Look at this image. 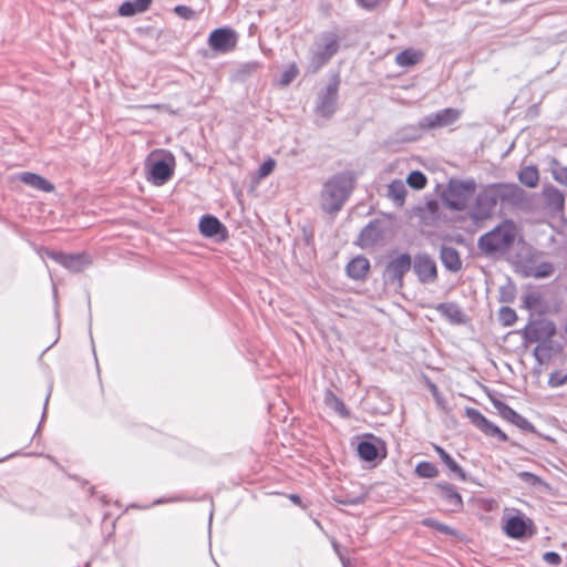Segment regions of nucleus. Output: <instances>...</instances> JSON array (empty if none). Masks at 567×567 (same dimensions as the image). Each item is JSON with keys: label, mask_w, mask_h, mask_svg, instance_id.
Listing matches in <instances>:
<instances>
[{"label": "nucleus", "mask_w": 567, "mask_h": 567, "mask_svg": "<svg viewBox=\"0 0 567 567\" xmlns=\"http://www.w3.org/2000/svg\"><path fill=\"white\" fill-rule=\"evenodd\" d=\"M554 178L558 183L567 186V166L560 173H554Z\"/></svg>", "instance_id": "obj_50"}, {"label": "nucleus", "mask_w": 567, "mask_h": 567, "mask_svg": "<svg viewBox=\"0 0 567 567\" xmlns=\"http://www.w3.org/2000/svg\"><path fill=\"white\" fill-rule=\"evenodd\" d=\"M498 320L504 327H511L517 320L516 311L507 306L501 307L498 311Z\"/></svg>", "instance_id": "obj_40"}, {"label": "nucleus", "mask_w": 567, "mask_h": 567, "mask_svg": "<svg viewBox=\"0 0 567 567\" xmlns=\"http://www.w3.org/2000/svg\"><path fill=\"white\" fill-rule=\"evenodd\" d=\"M498 203L517 206L525 200V190L515 183L491 184Z\"/></svg>", "instance_id": "obj_15"}, {"label": "nucleus", "mask_w": 567, "mask_h": 567, "mask_svg": "<svg viewBox=\"0 0 567 567\" xmlns=\"http://www.w3.org/2000/svg\"><path fill=\"white\" fill-rule=\"evenodd\" d=\"M369 270L370 261L362 255L352 258L346 267L347 275L353 280H364Z\"/></svg>", "instance_id": "obj_21"}, {"label": "nucleus", "mask_w": 567, "mask_h": 567, "mask_svg": "<svg viewBox=\"0 0 567 567\" xmlns=\"http://www.w3.org/2000/svg\"><path fill=\"white\" fill-rule=\"evenodd\" d=\"M258 66V62H248L241 66L240 72L249 73L255 71Z\"/></svg>", "instance_id": "obj_52"}, {"label": "nucleus", "mask_w": 567, "mask_h": 567, "mask_svg": "<svg viewBox=\"0 0 567 567\" xmlns=\"http://www.w3.org/2000/svg\"><path fill=\"white\" fill-rule=\"evenodd\" d=\"M520 334L525 343H533L540 339V331L533 322H528L522 330Z\"/></svg>", "instance_id": "obj_39"}, {"label": "nucleus", "mask_w": 567, "mask_h": 567, "mask_svg": "<svg viewBox=\"0 0 567 567\" xmlns=\"http://www.w3.org/2000/svg\"><path fill=\"white\" fill-rule=\"evenodd\" d=\"M357 4L363 9L371 10L374 8V3L367 0H355Z\"/></svg>", "instance_id": "obj_53"}, {"label": "nucleus", "mask_w": 567, "mask_h": 567, "mask_svg": "<svg viewBox=\"0 0 567 567\" xmlns=\"http://www.w3.org/2000/svg\"><path fill=\"white\" fill-rule=\"evenodd\" d=\"M477 189L474 178L460 179L452 177L447 182V186L442 193L443 204L456 212L466 209L468 203L474 197Z\"/></svg>", "instance_id": "obj_3"}, {"label": "nucleus", "mask_w": 567, "mask_h": 567, "mask_svg": "<svg viewBox=\"0 0 567 567\" xmlns=\"http://www.w3.org/2000/svg\"><path fill=\"white\" fill-rule=\"evenodd\" d=\"M440 259L442 265L452 272H457L462 269V260L460 252L456 248L451 246H442L440 250Z\"/></svg>", "instance_id": "obj_22"}, {"label": "nucleus", "mask_w": 567, "mask_h": 567, "mask_svg": "<svg viewBox=\"0 0 567 567\" xmlns=\"http://www.w3.org/2000/svg\"><path fill=\"white\" fill-rule=\"evenodd\" d=\"M299 74V68L296 62L290 63L286 70L282 72L281 78L279 80V84L282 86L289 85L292 83Z\"/></svg>", "instance_id": "obj_41"}, {"label": "nucleus", "mask_w": 567, "mask_h": 567, "mask_svg": "<svg viewBox=\"0 0 567 567\" xmlns=\"http://www.w3.org/2000/svg\"><path fill=\"white\" fill-rule=\"evenodd\" d=\"M415 474L422 478H434L439 475V468L431 462L421 461L415 466Z\"/></svg>", "instance_id": "obj_33"}, {"label": "nucleus", "mask_w": 567, "mask_h": 567, "mask_svg": "<svg viewBox=\"0 0 567 567\" xmlns=\"http://www.w3.org/2000/svg\"><path fill=\"white\" fill-rule=\"evenodd\" d=\"M388 196L393 199L396 205H403L406 196L405 185L399 179L392 181L388 186Z\"/></svg>", "instance_id": "obj_32"}, {"label": "nucleus", "mask_w": 567, "mask_h": 567, "mask_svg": "<svg viewBox=\"0 0 567 567\" xmlns=\"http://www.w3.org/2000/svg\"><path fill=\"white\" fill-rule=\"evenodd\" d=\"M174 12L182 19L193 20L196 17V12L188 6L178 4L174 8Z\"/></svg>", "instance_id": "obj_43"}, {"label": "nucleus", "mask_w": 567, "mask_h": 567, "mask_svg": "<svg viewBox=\"0 0 567 567\" xmlns=\"http://www.w3.org/2000/svg\"><path fill=\"white\" fill-rule=\"evenodd\" d=\"M332 547H333L334 553L340 558L342 566L350 567V559L342 555L341 547L336 540L332 542Z\"/></svg>", "instance_id": "obj_48"}, {"label": "nucleus", "mask_w": 567, "mask_h": 567, "mask_svg": "<svg viewBox=\"0 0 567 567\" xmlns=\"http://www.w3.org/2000/svg\"><path fill=\"white\" fill-rule=\"evenodd\" d=\"M340 76L334 74L330 78L327 86L316 100L315 113L323 118H331L338 110Z\"/></svg>", "instance_id": "obj_5"}, {"label": "nucleus", "mask_w": 567, "mask_h": 567, "mask_svg": "<svg viewBox=\"0 0 567 567\" xmlns=\"http://www.w3.org/2000/svg\"><path fill=\"white\" fill-rule=\"evenodd\" d=\"M435 488L437 489V496L447 505L450 512L461 513L463 511V497L453 484L437 482Z\"/></svg>", "instance_id": "obj_18"}, {"label": "nucleus", "mask_w": 567, "mask_h": 567, "mask_svg": "<svg viewBox=\"0 0 567 567\" xmlns=\"http://www.w3.org/2000/svg\"><path fill=\"white\" fill-rule=\"evenodd\" d=\"M518 476L523 482H525L532 486H535V485H538L542 483V478L532 472L523 471L518 474Z\"/></svg>", "instance_id": "obj_45"}, {"label": "nucleus", "mask_w": 567, "mask_h": 567, "mask_svg": "<svg viewBox=\"0 0 567 567\" xmlns=\"http://www.w3.org/2000/svg\"><path fill=\"white\" fill-rule=\"evenodd\" d=\"M515 225L512 220H505L492 230L483 234L477 241L478 249L488 256L502 252L515 241Z\"/></svg>", "instance_id": "obj_2"}, {"label": "nucleus", "mask_w": 567, "mask_h": 567, "mask_svg": "<svg viewBox=\"0 0 567 567\" xmlns=\"http://www.w3.org/2000/svg\"><path fill=\"white\" fill-rule=\"evenodd\" d=\"M315 525H318V526H320V523H319V520H317V519H316V520H315Z\"/></svg>", "instance_id": "obj_57"}, {"label": "nucleus", "mask_w": 567, "mask_h": 567, "mask_svg": "<svg viewBox=\"0 0 567 567\" xmlns=\"http://www.w3.org/2000/svg\"><path fill=\"white\" fill-rule=\"evenodd\" d=\"M153 0H127L118 7V14L122 17H132L145 12L151 7Z\"/></svg>", "instance_id": "obj_27"}, {"label": "nucleus", "mask_w": 567, "mask_h": 567, "mask_svg": "<svg viewBox=\"0 0 567 567\" xmlns=\"http://www.w3.org/2000/svg\"><path fill=\"white\" fill-rule=\"evenodd\" d=\"M421 58V52L413 49H405L396 54L395 62L400 66H412L419 63Z\"/></svg>", "instance_id": "obj_31"}, {"label": "nucleus", "mask_w": 567, "mask_h": 567, "mask_svg": "<svg viewBox=\"0 0 567 567\" xmlns=\"http://www.w3.org/2000/svg\"><path fill=\"white\" fill-rule=\"evenodd\" d=\"M497 204L498 200L492 185L486 186L475 198L474 217L477 219L489 217Z\"/></svg>", "instance_id": "obj_16"}, {"label": "nucleus", "mask_w": 567, "mask_h": 567, "mask_svg": "<svg viewBox=\"0 0 567 567\" xmlns=\"http://www.w3.org/2000/svg\"><path fill=\"white\" fill-rule=\"evenodd\" d=\"M436 310L452 323L464 322V313L456 302H441L436 306Z\"/></svg>", "instance_id": "obj_28"}, {"label": "nucleus", "mask_w": 567, "mask_h": 567, "mask_svg": "<svg viewBox=\"0 0 567 567\" xmlns=\"http://www.w3.org/2000/svg\"><path fill=\"white\" fill-rule=\"evenodd\" d=\"M564 331H565V333L567 334V321H566V324H565V327H564Z\"/></svg>", "instance_id": "obj_56"}, {"label": "nucleus", "mask_w": 567, "mask_h": 567, "mask_svg": "<svg viewBox=\"0 0 567 567\" xmlns=\"http://www.w3.org/2000/svg\"><path fill=\"white\" fill-rule=\"evenodd\" d=\"M48 401H49V395L45 399L41 422L39 423L38 429H37L35 433L33 434V439L35 437V435H37V433H38V431H39V429H40V426H41V424H42V422H43V420L45 417Z\"/></svg>", "instance_id": "obj_54"}, {"label": "nucleus", "mask_w": 567, "mask_h": 567, "mask_svg": "<svg viewBox=\"0 0 567 567\" xmlns=\"http://www.w3.org/2000/svg\"><path fill=\"white\" fill-rule=\"evenodd\" d=\"M408 185L413 189H423L426 186L427 178L421 171H412L406 177Z\"/></svg>", "instance_id": "obj_34"}, {"label": "nucleus", "mask_w": 567, "mask_h": 567, "mask_svg": "<svg viewBox=\"0 0 567 567\" xmlns=\"http://www.w3.org/2000/svg\"><path fill=\"white\" fill-rule=\"evenodd\" d=\"M461 115V110L445 107L420 118V127L427 131L447 127L458 121Z\"/></svg>", "instance_id": "obj_9"}, {"label": "nucleus", "mask_w": 567, "mask_h": 567, "mask_svg": "<svg viewBox=\"0 0 567 567\" xmlns=\"http://www.w3.org/2000/svg\"><path fill=\"white\" fill-rule=\"evenodd\" d=\"M549 349H550L549 346L543 348V350H549ZM540 351H542V347L540 346L535 347V349L533 351V355H534L535 360L539 364H543L544 363V357H543Z\"/></svg>", "instance_id": "obj_49"}, {"label": "nucleus", "mask_w": 567, "mask_h": 567, "mask_svg": "<svg viewBox=\"0 0 567 567\" xmlns=\"http://www.w3.org/2000/svg\"><path fill=\"white\" fill-rule=\"evenodd\" d=\"M539 301L538 297H535L533 295H527L524 299L525 307L527 309H532L536 306V303Z\"/></svg>", "instance_id": "obj_51"}, {"label": "nucleus", "mask_w": 567, "mask_h": 567, "mask_svg": "<svg viewBox=\"0 0 567 567\" xmlns=\"http://www.w3.org/2000/svg\"><path fill=\"white\" fill-rule=\"evenodd\" d=\"M175 165V157L168 151H161L156 156L148 157L145 162L147 182L155 186L166 184L174 175Z\"/></svg>", "instance_id": "obj_4"}, {"label": "nucleus", "mask_w": 567, "mask_h": 567, "mask_svg": "<svg viewBox=\"0 0 567 567\" xmlns=\"http://www.w3.org/2000/svg\"><path fill=\"white\" fill-rule=\"evenodd\" d=\"M207 42L212 50L220 53H228L236 48L238 34L229 27H221L214 29L209 33Z\"/></svg>", "instance_id": "obj_11"}, {"label": "nucleus", "mask_w": 567, "mask_h": 567, "mask_svg": "<svg viewBox=\"0 0 567 567\" xmlns=\"http://www.w3.org/2000/svg\"><path fill=\"white\" fill-rule=\"evenodd\" d=\"M289 498L297 505L301 504V497L298 494H291Z\"/></svg>", "instance_id": "obj_55"}, {"label": "nucleus", "mask_w": 567, "mask_h": 567, "mask_svg": "<svg viewBox=\"0 0 567 567\" xmlns=\"http://www.w3.org/2000/svg\"><path fill=\"white\" fill-rule=\"evenodd\" d=\"M324 43L311 53L308 72L316 73L324 66L339 50V37L333 32L323 33Z\"/></svg>", "instance_id": "obj_6"}, {"label": "nucleus", "mask_w": 567, "mask_h": 567, "mask_svg": "<svg viewBox=\"0 0 567 567\" xmlns=\"http://www.w3.org/2000/svg\"><path fill=\"white\" fill-rule=\"evenodd\" d=\"M543 560L550 566H559L563 561L561 556L556 551H545L543 554Z\"/></svg>", "instance_id": "obj_46"}, {"label": "nucleus", "mask_w": 567, "mask_h": 567, "mask_svg": "<svg viewBox=\"0 0 567 567\" xmlns=\"http://www.w3.org/2000/svg\"><path fill=\"white\" fill-rule=\"evenodd\" d=\"M554 265L549 261H543L536 267H528L523 270L524 277H533V278H548L554 274Z\"/></svg>", "instance_id": "obj_30"}, {"label": "nucleus", "mask_w": 567, "mask_h": 567, "mask_svg": "<svg viewBox=\"0 0 567 567\" xmlns=\"http://www.w3.org/2000/svg\"><path fill=\"white\" fill-rule=\"evenodd\" d=\"M516 297V287L511 281V279L507 280V282L499 288V296L498 301L503 303H511L515 300Z\"/></svg>", "instance_id": "obj_36"}, {"label": "nucleus", "mask_w": 567, "mask_h": 567, "mask_svg": "<svg viewBox=\"0 0 567 567\" xmlns=\"http://www.w3.org/2000/svg\"><path fill=\"white\" fill-rule=\"evenodd\" d=\"M357 174L353 171H343L333 174L320 192V207L328 214L339 213L353 193L357 184Z\"/></svg>", "instance_id": "obj_1"}, {"label": "nucleus", "mask_w": 567, "mask_h": 567, "mask_svg": "<svg viewBox=\"0 0 567 567\" xmlns=\"http://www.w3.org/2000/svg\"><path fill=\"white\" fill-rule=\"evenodd\" d=\"M382 441L377 439L373 434H367L365 439L358 443L357 452L359 457L364 462H374L378 458L382 460L385 457V452L382 454L377 445Z\"/></svg>", "instance_id": "obj_20"}, {"label": "nucleus", "mask_w": 567, "mask_h": 567, "mask_svg": "<svg viewBox=\"0 0 567 567\" xmlns=\"http://www.w3.org/2000/svg\"><path fill=\"white\" fill-rule=\"evenodd\" d=\"M19 179L24 183L25 185L31 186L34 189L42 190L45 193H51L54 190V185L44 178L43 176L31 173V172H23L19 175Z\"/></svg>", "instance_id": "obj_23"}, {"label": "nucleus", "mask_w": 567, "mask_h": 567, "mask_svg": "<svg viewBox=\"0 0 567 567\" xmlns=\"http://www.w3.org/2000/svg\"><path fill=\"white\" fill-rule=\"evenodd\" d=\"M434 451L436 452L442 463L451 473H453L460 481H467L465 471L442 446L434 445Z\"/></svg>", "instance_id": "obj_25"}, {"label": "nucleus", "mask_w": 567, "mask_h": 567, "mask_svg": "<svg viewBox=\"0 0 567 567\" xmlns=\"http://www.w3.org/2000/svg\"><path fill=\"white\" fill-rule=\"evenodd\" d=\"M323 403L327 408L334 411L342 419H349L351 416V412L346 406L343 400L339 398L332 390H326L323 395Z\"/></svg>", "instance_id": "obj_26"}, {"label": "nucleus", "mask_w": 567, "mask_h": 567, "mask_svg": "<svg viewBox=\"0 0 567 567\" xmlns=\"http://www.w3.org/2000/svg\"><path fill=\"white\" fill-rule=\"evenodd\" d=\"M383 238V229L379 219L370 220L360 231L357 245L362 249L375 246Z\"/></svg>", "instance_id": "obj_19"}, {"label": "nucleus", "mask_w": 567, "mask_h": 567, "mask_svg": "<svg viewBox=\"0 0 567 567\" xmlns=\"http://www.w3.org/2000/svg\"><path fill=\"white\" fill-rule=\"evenodd\" d=\"M466 415L471 420L472 424L481 430L485 435L496 437L499 442H507V434L499 429L498 425L491 422L483 413L474 408L466 410Z\"/></svg>", "instance_id": "obj_14"}, {"label": "nucleus", "mask_w": 567, "mask_h": 567, "mask_svg": "<svg viewBox=\"0 0 567 567\" xmlns=\"http://www.w3.org/2000/svg\"><path fill=\"white\" fill-rule=\"evenodd\" d=\"M518 181L526 187L534 188L539 183V171L536 165H528L518 172Z\"/></svg>", "instance_id": "obj_29"}, {"label": "nucleus", "mask_w": 567, "mask_h": 567, "mask_svg": "<svg viewBox=\"0 0 567 567\" xmlns=\"http://www.w3.org/2000/svg\"><path fill=\"white\" fill-rule=\"evenodd\" d=\"M412 267V257L408 252H403L392 258L384 267L382 278L385 284L399 288L403 287V278Z\"/></svg>", "instance_id": "obj_7"}, {"label": "nucleus", "mask_w": 567, "mask_h": 567, "mask_svg": "<svg viewBox=\"0 0 567 567\" xmlns=\"http://www.w3.org/2000/svg\"><path fill=\"white\" fill-rule=\"evenodd\" d=\"M367 498H368V493H362L357 496L336 495V496H333V502H336L337 504H340V505L353 506V505L363 504L367 501Z\"/></svg>", "instance_id": "obj_38"}, {"label": "nucleus", "mask_w": 567, "mask_h": 567, "mask_svg": "<svg viewBox=\"0 0 567 567\" xmlns=\"http://www.w3.org/2000/svg\"><path fill=\"white\" fill-rule=\"evenodd\" d=\"M493 406L498 414L506 421L511 422L525 433H536V429L525 416L516 412L506 402L499 399H492Z\"/></svg>", "instance_id": "obj_13"}, {"label": "nucleus", "mask_w": 567, "mask_h": 567, "mask_svg": "<svg viewBox=\"0 0 567 567\" xmlns=\"http://www.w3.org/2000/svg\"><path fill=\"white\" fill-rule=\"evenodd\" d=\"M540 337L551 338L556 333V326L553 321H546L540 328Z\"/></svg>", "instance_id": "obj_47"}, {"label": "nucleus", "mask_w": 567, "mask_h": 567, "mask_svg": "<svg viewBox=\"0 0 567 567\" xmlns=\"http://www.w3.org/2000/svg\"><path fill=\"white\" fill-rule=\"evenodd\" d=\"M427 130L420 127V121L416 125H406L401 130V136L404 141H417Z\"/></svg>", "instance_id": "obj_35"}, {"label": "nucleus", "mask_w": 567, "mask_h": 567, "mask_svg": "<svg viewBox=\"0 0 567 567\" xmlns=\"http://www.w3.org/2000/svg\"><path fill=\"white\" fill-rule=\"evenodd\" d=\"M542 194L544 196L546 205L550 209L555 212H560L564 209L565 195L557 187H555L554 185H546L544 186Z\"/></svg>", "instance_id": "obj_24"}, {"label": "nucleus", "mask_w": 567, "mask_h": 567, "mask_svg": "<svg viewBox=\"0 0 567 567\" xmlns=\"http://www.w3.org/2000/svg\"><path fill=\"white\" fill-rule=\"evenodd\" d=\"M411 269L417 280L423 285L433 284L437 279L436 262L426 252H417L414 255Z\"/></svg>", "instance_id": "obj_10"}, {"label": "nucleus", "mask_w": 567, "mask_h": 567, "mask_svg": "<svg viewBox=\"0 0 567 567\" xmlns=\"http://www.w3.org/2000/svg\"><path fill=\"white\" fill-rule=\"evenodd\" d=\"M276 167V161L274 158L266 159L258 168V176L264 178L268 176Z\"/></svg>", "instance_id": "obj_44"}, {"label": "nucleus", "mask_w": 567, "mask_h": 567, "mask_svg": "<svg viewBox=\"0 0 567 567\" xmlns=\"http://www.w3.org/2000/svg\"><path fill=\"white\" fill-rule=\"evenodd\" d=\"M504 533L512 539H522L525 536H533L536 527L533 520L524 514L509 516L503 526Z\"/></svg>", "instance_id": "obj_12"}, {"label": "nucleus", "mask_w": 567, "mask_h": 567, "mask_svg": "<svg viewBox=\"0 0 567 567\" xmlns=\"http://www.w3.org/2000/svg\"><path fill=\"white\" fill-rule=\"evenodd\" d=\"M567 383V373L559 370L553 371L548 378V385L550 388H558Z\"/></svg>", "instance_id": "obj_42"}, {"label": "nucleus", "mask_w": 567, "mask_h": 567, "mask_svg": "<svg viewBox=\"0 0 567 567\" xmlns=\"http://www.w3.org/2000/svg\"><path fill=\"white\" fill-rule=\"evenodd\" d=\"M199 233L206 238L224 241L228 238L227 227L214 215H203L198 224Z\"/></svg>", "instance_id": "obj_17"}, {"label": "nucleus", "mask_w": 567, "mask_h": 567, "mask_svg": "<svg viewBox=\"0 0 567 567\" xmlns=\"http://www.w3.org/2000/svg\"><path fill=\"white\" fill-rule=\"evenodd\" d=\"M45 255L71 272H81L92 265V257L85 251L68 254L48 249Z\"/></svg>", "instance_id": "obj_8"}, {"label": "nucleus", "mask_w": 567, "mask_h": 567, "mask_svg": "<svg viewBox=\"0 0 567 567\" xmlns=\"http://www.w3.org/2000/svg\"><path fill=\"white\" fill-rule=\"evenodd\" d=\"M422 525L425 527H429V528H433L444 535H450V536L455 535V530L451 526L443 524L432 517L424 518L422 520Z\"/></svg>", "instance_id": "obj_37"}]
</instances>
